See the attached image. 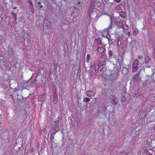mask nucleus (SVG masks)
Wrapping results in <instances>:
<instances>
[{
	"label": "nucleus",
	"mask_w": 155,
	"mask_h": 155,
	"mask_svg": "<svg viewBox=\"0 0 155 155\" xmlns=\"http://www.w3.org/2000/svg\"><path fill=\"white\" fill-rule=\"evenodd\" d=\"M108 60L103 57H101L98 60L97 64H94L91 66V68L94 69L98 71L104 72L106 71L107 68L106 66L107 63H108Z\"/></svg>",
	"instance_id": "f257e3e1"
},
{
	"label": "nucleus",
	"mask_w": 155,
	"mask_h": 155,
	"mask_svg": "<svg viewBox=\"0 0 155 155\" xmlns=\"http://www.w3.org/2000/svg\"><path fill=\"white\" fill-rule=\"evenodd\" d=\"M116 65L117 66V67H119V70L121 72V74L123 77H125L126 78H128L130 76L129 72L130 69H128L127 68L124 66H122L121 64L119 62V60L116 63Z\"/></svg>",
	"instance_id": "f03ea898"
},
{
	"label": "nucleus",
	"mask_w": 155,
	"mask_h": 155,
	"mask_svg": "<svg viewBox=\"0 0 155 155\" xmlns=\"http://www.w3.org/2000/svg\"><path fill=\"white\" fill-rule=\"evenodd\" d=\"M110 66L114 68V70H112L111 74L108 77V79L110 81H113L117 75L118 72L119 67L116 68L115 65L113 64H111Z\"/></svg>",
	"instance_id": "7ed1b4c3"
},
{
	"label": "nucleus",
	"mask_w": 155,
	"mask_h": 155,
	"mask_svg": "<svg viewBox=\"0 0 155 155\" xmlns=\"http://www.w3.org/2000/svg\"><path fill=\"white\" fill-rule=\"evenodd\" d=\"M155 81L152 78L146 80V83L145 84V87L147 88H150L152 85H154Z\"/></svg>",
	"instance_id": "20e7f679"
},
{
	"label": "nucleus",
	"mask_w": 155,
	"mask_h": 155,
	"mask_svg": "<svg viewBox=\"0 0 155 155\" xmlns=\"http://www.w3.org/2000/svg\"><path fill=\"white\" fill-rule=\"evenodd\" d=\"M53 91L54 93L53 103L54 104H56L58 102V97L56 92V91H54V90H53Z\"/></svg>",
	"instance_id": "39448f33"
},
{
	"label": "nucleus",
	"mask_w": 155,
	"mask_h": 155,
	"mask_svg": "<svg viewBox=\"0 0 155 155\" xmlns=\"http://www.w3.org/2000/svg\"><path fill=\"white\" fill-rule=\"evenodd\" d=\"M151 58L147 54H145L144 56V62L148 64L151 60Z\"/></svg>",
	"instance_id": "423d86ee"
},
{
	"label": "nucleus",
	"mask_w": 155,
	"mask_h": 155,
	"mask_svg": "<svg viewBox=\"0 0 155 155\" xmlns=\"http://www.w3.org/2000/svg\"><path fill=\"white\" fill-rule=\"evenodd\" d=\"M110 24L109 26L107 28L108 29L111 28L115 24V22L114 19H113L112 18V17L111 16H110Z\"/></svg>",
	"instance_id": "0eeeda50"
},
{
	"label": "nucleus",
	"mask_w": 155,
	"mask_h": 155,
	"mask_svg": "<svg viewBox=\"0 0 155 155\" xmlns=\"http://www.w3.org/2000/svg\"><path fill=\"white\" fill-rule=\"evenodd\" d=\"M97 39H95L94 42V44L93 46V50L94 51H96L97 50L98 45H97L98 41Z\"/></svg>",
	"instance_id": "6e6552de"
},
{
	"label": "nucleus",
	"mask_w": 155,
	"mask_h": 155,
	"mask_svg": "<svg viewBox=\"0 0 155 155\" xmlns=\"http://www.w3.org/2000/svg\"><path fill=\"white\" fill-rule=\"evenodd\" d=\"M45 95V93H43L41 95H39V98L40 100L41 101H44L46 99Z\"/></svg>",
	"instance_id": "1a4fd4ad"
},
{
	"label": "nucleus",
	"mask_w": 155,
	"mask_h": 155,
	"mask_svg": "<svg viewBox=\"0 0 155 155\" xmlns=\"http://www.w3.org/2000/svg\"><path fill=\"white\" fill-rule=\"evenodd\" d=\"M133 34L134 35H138V32H139V31L138 29H137L135 28H133Z\"/></svg>",
	"instance_id": "9d476101"
},
{
	"label": "nucleus",
	"mask_w": 155,
	"mask_h": 155,
	"mask_svg": "<svg viewBox=\"0 0 155 155\" xmlns=\"http://www.w3.org/2000/svg\"><path fill=\"white\" fill-rule=\"evenodd\" d=\"M120 16L121 18H126V13L125 12L122 11L120 12Z\"/></svg>",
	"instance_id": "9b49d317"
},
{
	"label": "nucleus",
	"mask_w": 155,
	"mask_h": 155,
	"mask_svg": "<svg viewBox=\"0 0 155 155\" xmlns=\"http://www.w3.org/2000/svg\"><path fill=\"white\" fill-rule=\"evenodd\" d=\"M139 73L135 74L134 77L133 78L134 81H137L139 80Z\"/></svg>",
	"instance_id": "f8f14e48"
},
{
	"label": "nucleus",
	"mask_w": 155,
	"mask_h": 155,
	"mask_svg": "<svg viewBox=\"0 0 155 155\" xmlns=\"http://www.w3.org/2000/svg\"><path fill=\"white\" fill-rule=\"evenodd\" d=\"M93 93V92L91 90L88 91L87 93V96L90 97L91 96H93L94 95Z\"/></svg>",
	"instance_id": "ddd939ff"
},
{
	"label": "nucleus",
	"mask_w": 155,
	"mask_h": 155,
	"mask_svg": "<svg viewBox=\"0 0 155 155\" xmlns=\"http://www.w3.org/2000/svg\"><path fill=\"white\" fill-rule=\"evenodd\" d=\"M138 67L137 65L135 64H133V68L132 71L133 72H136L138 69Z\"/></svg>",
	"instance_id": "4468645a"
},
{
	"label": "nucleus",
	"mask_w": 155,
	"mask_h": 155,
	"mask_svg": "<svg viewBox=\"0 0 155 155\" xmlns=\"http://www.w3.org/2000/svg\"><path fill=\"white\" fill-rule=\"evenodd\" d=\"M118 100L117 99L114 98L112 99L111 103L114 104H117Z\"/></svg>",
	"instance_id": "2eb2a0df"
},
{
	"label": "nucleus",
	"mask_w": 155,
	"mask_h": 155,
	"mask_svg": "<svg viewBox=\"0 0 155 155\" xmlns=\"http://www.w3.org/2000/svg\"><path fill=\"white\" fill-rule=\"evenodd\" d=\"M14 51L12 48L9 46L8 48V53L9 54H12L13 53Z\"/></svg>",
	"instance_id": "dca6fc26"
},
{
	"label": "nucleus",
	"mask_w": 155,
	"mask_h": 155,
	"mask_svg": "<svg viewBox=\"0 0 155 155\" xmlns=\"http://www.w3.org/2000/svg\"><path fill=\"white\" fill-rule=\"evenodd\" d=\"M97 49L98 51L100 53H102L104 52L105 50V48L102 47H99L97 48Z\"/></svg>",
	"instance_id": "f3484780"
},
{
	"label": "nucleus",
	"mask_w": 155,
	"mask_h": 155,
	"mask_svg": "<svg viewBox=\"0 0 155 155\" xmlns=\"http://www.w3.org/2000/svg\"><path fill=\"white\" fill-rule=\"evenodd\" d=\"M127 94V93H123L121 94V100L122 101H124L125 100L126 98L125 97V95Z\"/></svg>",
	"instance_id": "a211bd4d"
},
{
	"label": "nucleus",
	"mask_w": 155,
	"mask_h": 155,
	"mask_svg": "<svg viewBox=\"0 0 155 155\" xmlns=\"http://www.w3.org/2000/svg\"><path fill=\"white\" fill-rule=\"evenodd\" d=\"M141 95V94L139 92V90H137L135 92V94H134V97H138Z\"/></svg>",
	"instance_id": "6ab92c4d"
},
{
	"label": "nucleus",
	"mask_w": 155,
	"mask_h": 155,
	"mask_svg": "<svg viewBox=\"0 0 155 155\" xmlns=\"http://www.w3.org/2000/svg\"><path fill=\"white\" fill-rule=\"evenodd\" d=\"M93 14L94 15H95L96 16H97V13H96V12H94V11L91 12L90 13V14H89V16H90V18H91V19L92 18H91V17H93L92 15H93Z\"/></svg>",
	"instance_id": "aec40b11"
},
{
	"label": "nucleus",
	"mask_w": 155,
	"mask_h": 155,
	"mask_svg": "<svg viewBox=\"0 0 155 155\" xmlns=\"http://www.w3.org/2000/svg\"><path fill=\"white\" fill-rule=\"evenodd\" d=\"M29 8L31 9V12L33 14L35 12V10L33 7V5H29Z\"/></svg>",
	"instance_id": "412c9836"
},
{
	"label": "nucleus",
	"mask_w": 155,
	"mask_h": 155,
	"mask_svg": "<svg viewBox=\"0 0 155 155\" xmlns=\"http://www.w3.org/2000/svg\"><path fill=\"white\" fill-rule=\"evenodd\" d=\"M152 54L153 58V62H155V48H154L152 51Z\"/></svg>",
	"instance_id": "4be33fe9"
},
{
	"label": "nucleus",
	"mask_w": 155,
	"mask_h": 155,
	"mask_svg": "<svg viewBox=\"0 0 155 155\" xmlns=\"http://www.w3.org/2000/svg\"><path fill=\"white\" fill-rule=\"evenodd\" d=\"M150 99L153 102H155V94L151 95Z\"/></svg>",
	"instance_id": "5701e85b"
},
{
	"label": "nucleus",
	"mask_w": 155,
	"mask_h": 155,
	"mask_svg": "<svg viewBox=\"0 0 155 155\" xmlns=\"http://www.w3.org/2000/svg\"><path fill=\"white\" fill-rule=\"evenodd\" d=\"M108 53L110 57L112 56L113 55V52L111 50L109 49Z\"/></svg>",
	"instance_id": "b1692460"
},
{
	"label": "nucleus",
	"mask_w": 155,
	"mask_h": 155,
	"mask_svg": "<svg viewBox=\"0 0 155 155\" xmlns=\"http://www.w3.org/2000/svg\"><path fill=\"white\" fill-rule=\"evenodd\" d=\"M91 58V55L90 54H88L87 56V61L88 63L89 62V61Z\"/></svg>",
	"instance_id": "393cba45"
},
{
	"label": "nucleus",
	"mask_w": 155,
	"mask_h": 155,
	"mask_svg": "<svg viewBox=\"0 0 155 155\" xmlns=\"http://www.w3.org/2000/svg\"><path fill=\"white\" fill-rule=\"evenodd\" d=\"M58 131V130H56L54 129L52 130V133H51V134L54 136L56 134V133Z\"/></svg>",
	"instance_id": "a878e982"
},
{
	"label": "nucleus",
	"mask_w": 155,
	"mask_h": 155,
	"mask_svg": "<svg viewBox=\"0 0 155 155\" xmlns=\"http://www.w3.org/2000/svg\"><path fill=\"white\" fill-rule=\"evenodd\" d=\"M90 99L88 97H85L84 98L83 101L84 102H88L90 101Z\"/></svg>",
	"instance_id": "bb28decb"
},
{
	"label": "nucleus",
	"mask_w": 155,
	"mask_h": 155,
	"mask_svg": "<svg viewBox=\"0 0 155 155\" xmlns=\"http://www.w3.org/2000/svg\"><path fill=\"white\" fill-rule=\"evenodd\" d=\"M103 109L101 111V113L102 112L104 114V112L105 111L107 110V108L106 107V106H104L103 107Z\"/></svg>",
	"instance_id": "cd10ccee"
},
{
	"label": "nucleus",
	"mask_w": 155,
	"mask_h": 155,
	"mask_svg": "<svg viewBox=\"0 0 155 155\" xmlns=\"http://www.w3.org/2000/svg\"><path fill=\"white\" fill-rule=\"evenodd\" d=\"M117 44L118 45V46L120 48H122V44L121 42L120 41H118L117 42Z\"/></svg>",
	"instance_id": "c85d7f7f"
},
{
	"label": "nucleus",
	"mask_w": 155,
	"mask_h": 155,
	"mask_svg": "<svg viewBox=\"0 0 155 155\" xmlns=\"http://www.w3.org/2000/svg\"><path fill=\"white\" fill-rule=\"evenodd\" d=\"M97 101V99H94L91 101V103L92 104H96Z\"/></svg>",
	"instance_id": "c756f323"
},
{
	"label": "nucleus",
	"mask_w": 155,
	"mask_h": 155,
	"mask_svg": "<svg viewBox=\"0 0 155 155\" xmlns=\"http://www.w3.org/2000/svg\"><path fill=\"white\" fill-rule=\"evenodd\" d=\"M38 6L40 8H42L43 7V6L41 5V3L40 2H38Z\"/></svg>",
	"instance_id": "7c9ffc66"
},
{
	"label": "nucleus",
	"mask_w": 155,
	"mask_h": 155,
	"mask_svg": "<svg viewBox=\"0 0 155 155\" xmlns=\"http://www.w3.org/2000/svg\"><path fill=\"white\" fill-rule=\"evenodd\" d=\"M96 39H97V40H98L97 41H98V42H97V45L101 44V40L100 39V38H98Z\"/></svg>",
	"instance_id": "2f4dec72"
},
{
	"label": "nucleus",
	"mask_w": 155,
	"mask_h": 155,
	"mask_svg": "<svg viewBox=\"0 0 155 155\" xmlns=\"http://www.w3.org/2000/svg\"><path fill=\"white\" fill-rule=\"evenodd\" d=\"M11 14L13 18H14L16 16V14L14 12H11Z\"/></svg>",
	"instance_id": "473e14b6"
},
{
	"label": "nucleus",
	"mask_w": 155,
	"mask_h": 155,
	"mask_svg": "<svg viewBox=\"0 0 155 155\" xmlns=\"http://www.w3.org/2000/svg\"><path fill=\"white\" fill-rule=\"evenodd\" d=\"M138 60L137 59H136L134 62V64H135L136 65H137L138 64Z\"/></svg>",
	"instance_id": "72a5a7b5"
},
{
	"label": "nucleus",
	"mask_w": 155,
	"mask_h": 155,
	"mask_svg": "<svg viewBox=\"0 0 155 155\" xmlns=\"http://www.w3.org/2000/svg\"><path fill=\"white\" fill-rule=\"evenodd\" d=\"M131 33L130 31H128L127 33L126 34V35H128L129 37H130L131 36Z\"/></svg>",
	"instance_id": "f704fd0d"
},
{
	"label": "nucleus",
	"mask_w": 155,
	"mask_h": 155,
	"mask_svg": "<svg viewBox=\"0 0 155 155\" xmlns=\"http://www.w3.org/2000/svg\"><path fill=\"white\" fill-rule=\"evenodd\" d=\"M27 2L29 3V5H33L32 1L31 0H28Z\"/></svg>",
	"instance_id": "c9c22d12"
},
{
	"label": "nucleus",
	"mask_w": 155,
	"mask_h": 155,
	"mask_svg": "<svg viewBox=\"0 0 155 155\" xmlns=\"http://www.w3.org/2000/svg\"><path fill=\"white\" fill-rule=\"evenodd\" d=\"M86 22L87 24L88 25H89L91 22V19H90V20H88V21H87Z\"/></svg>",
	"instance_id": "e433bc0d"
},
{
	"label": "nucleus",
	"mask_w": 155,
	"mask_h": 155,
	"mask_svg": "<svg viewBox=\"0 0 155 155\" xmlns=\"http://www.w3.org/2000/svg\"><path fill=\"white\" fill-rule=\"evenodd\" d=\"M109 0H106L107 1H109ZM113 2H108V4L110 5H113Z\"/></svg>",
	"instance_id": "4c0bfd02"
},
{
	"label": "nucleus",
	"mask_w": 155,
	"mask_h": 155,
	"mask_svg": "<svg viewBox=\"0 0 155 155\" xmlns=\"http://www.w3.org/2000/svg\"><path fill=\"white\" fill-rule=\"evenodd\" d=\"M121 0H113L114 1L117 3L120 2Z\"/></svg>",
	"instance_id": "58836bf2"
},
{
	"label": "nucleus",
	"mask_w": 155,
	"mask_h": 155,
	"mask_svg": "<svg viewBox=\"0 0 155 155\" xmlns=\"http://www.w3.org/2000/svg\"><path fill=\"white\" fill-rule=\"evenodd\" d=\"M138 58L139 59H140L143 58V56L142 55L139 56Z\"/></svg>",
	"instance_id": "ea45409f"
},
{
	"label": "nucleus",
	"mask_w": 155,
	"mask_h": 155,
	"mask_svg": "<svg viewBox=\"0 0 155 155\" xmlns=\"http://www.w3.org/2000/svg\"><path fill=\"white\" fill-rule=\"evenodd\" d=\"M54 135H52L51 134V140H53L54 138Z\"/></svg>",
	"instance_id": "a19ab883"
},
{
	"label": "nucleus",
	"mask_w": 155,
	"mask_h": 155,
	"mask_svg": "<svg viewBox=\"0 0 155 155\" xmlns=\"http://www.w3.org/2000/svg\"><path fill=\"white\" fill-rule=\"evenodd\" d=\"M115 9L117 10H118L120 9V7L118 6H117L116 7Z\"/></svg>",
	"instance_id": "79ce46f5"
},
{
	"label": "nucleus",
	"mask_w": 155,
	"mask_h": 155,
	"mask_svg": "<svg viewBox=\"0 0 155 155\" xmlns=\"http://www.w3.org/2000/svg\"><path fill=\"white\" fill-rule=\"evenodd\" d=\"M146 27H145V25H144L143 27V29H144V30H145V29H146Z\"/></svg>",
	"instance_id": "37998d69"
},
{
	"label": "nucleus",
	"mask_w": 155,
	"mask_h": 155,
	"mask_svg": "<svg viewBox=\"0 0 155 155\" xmlns=\"http://www.w3.org/2000/svg\"><path fill=\"white\" fill-rule=\"evenodd\" d=\"M94 0H91V2H92V3H93L94 2Z\"/></svg>",
	"instance_id": "c03bdc74"
},
{
	"label": "nucleus",
	"mask_w": 155,
	"mask_h": 155,
	"mask_svg": "<svg viewBox=\"0 0 155 155\" xmlns=\"http://www.w3.org/2000/svg\"><path fill=\"white\" fill-rule=\"evenodd\" d=\"M142 33H143V34H144L145 33V32L143 30H142Z\"/></svg>",
	"instance_id": "a18cd8bd"
},
{
	"label": "nucleus",
	"mask_w": 155,
	"mask_h": 155,
	"mask_svg": "<svg viewBox=\"0 0 155 155\" xmlns=\"http://www.w3.org/2000/svg\"><path fill=\"white\" fill-rule=\"evenodd\" d=\"M14 18H15V21H16V19H17L16 16V17H14Z\"/></svg>",
	"instance_id": "49530a36"
},
{
	"label": "nucleus",
	"mask_w": 155,
	"mask_h": 155,
	"mask_svg": "<svg viewBox=\"0 0 155 155\" xmlns=\"http://www.w3.org/2000/svg\"><path fill=\"white\" fill-rule=\"evenodd\" d=\"M153 65H154V67L155 68V62H153Z\"/></svg>",
	"instance_id": "de8ad7c7"
},
{
	"label": "nucleus",
	"mask_w": 155,
	"mask_h": 155,
	"mask_svg": "<svg viewBox=\"0 0 155 155\" xmlns=\"http://www.w3.org/2000/svg\"><path fill=\"white\" fill-rule=\"evenodd\" d=\"M16 7H14V8H13V9H16Z\"/></svg>",
	"instance_id": "09e8293b"
},
{
	"label": "nucleus",
	"mask_w": 155,
	"mask_h": 155,
	"mask_svg": "<svg viewBox=\"0 0 155 155\" xmlns=\"http://www.w3.org/2000/svg\"><path fill=\"white\" fill-rule=\"evenodd\" d=\"M135 13V15L136 16L137 15H138V14H137L136 13Z\"/></svg>",
	"instance_id": "8fccbe9b"
},
{
	"label": "nucleus",
	"mask_w": 155,
	"mask_h": 155,
	"mask_svg": "<svg viewBox=\"0 0 155 155\" xmlns=\"http://www.w3.org/2000/svg\"><path fill=\"white\" fill-rule=\"evenodd\" d=\"M80 2H78V4H80Z\"/></svg>",
	"instance_id": "3c124183"
},
{
	"label": "nucleus",
	"mask_w": 155,
	"mask_h": 155,
	"mask_svg": "<svg viewBox=\"0 0 155 155\" xmlns=\"http://www.w3.org/2000/svg\"><path fill=\"white\" fill-rule=\"evenodd\" d=\"M154 74V73L153 72V74Z\"/></svg>",
	"instance_id": "603ef678"
}]
</instances>
